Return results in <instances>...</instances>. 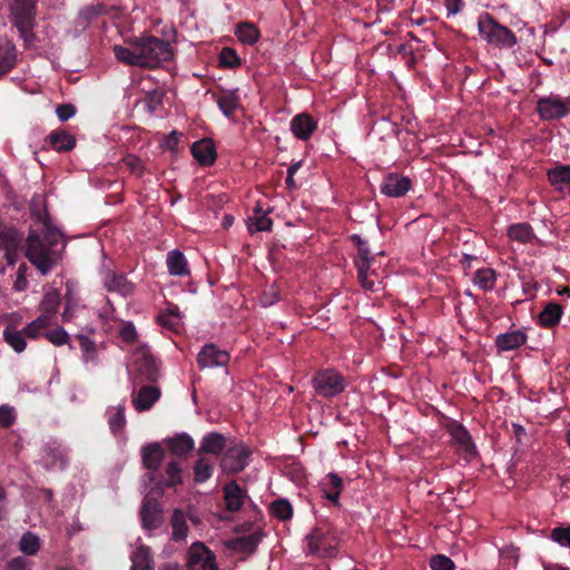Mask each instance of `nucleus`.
<instances>
[{"mask_svg":"<svg viewBox=\"0 0 570 570\" xmlns=\"http://www.w3.org/2000/svg\"><path fill=\"white\" fill-rule=\"evenodd\" d=\"M128 47L115 45L116 59L128 66L156 69L174 59V49L166 39L153 35H142L127 40Z\"/></svg>","mask_w":570,"mask_h":570,"instance_id":"nucleus-1","label":"nucleus"},{"mask_svg":"<svg viewBox=\"0 0 570 570\" xmlns=\"http://www.w3.org/2000/svg\"><path fill=\"white\" fill-rule=\"evenodd\" d=\"M40 233L32 230L27 238L26 256L46 275L55 265L53 247L59 243L61 234L55 228L48 214H39Z\"/></svg>","mask_w":570,"mask_h":570,"instance_id":"nucleus-2","label":"nucleus"},{"mask_svg":"<svg viewBox=\"0 0 570 570\" xmlns=\"http://www.w3.org/2000/svg\"><path fill=\"white\" fill-rule=\"evenodd\" d=\"M164 456V449L158 443L147 444L141 450L142 464L150 472L149 480L154 483L155 488L161 491L183 483V469L177 460L168 461L165 471H159Z\"/></svg>","mask_w":570,"mask_h":570,"instance_id":"nucleus-3","label":"nucleus"},{"mask_svg":"<svg viewBox=\"0 0 570 570\" xmlns=\"http://www.w3.org/2000/svg\"><path fill=\"white\" fill-rule=\"evenodd\" d=\"M38 0H11L9 2L10 20L18 29L20 37L30 42L35 39Z\"/></svg>","mask_w":570,"mask_h":570,"instance_id":"nucleus-4","label":"nucleus"},{"mask_svg":"<svg viewBox=\"0 0 570 570\" xmlns=\"http://www.w3.org/2000/svg\"><path fill=\"white\" fill-rule=\"evenodd\" d=\"M480 37L489 45L498 48H512L517 45L515 35L505 26L499 23L489 12H482L478 18Z\"/></svg>","mask_w":570,"mask_h":570,"instance_id":"nucleus-5","label":"nucleus"},{"mask_svg":"<svg viewBox=\"0 0 570 570\" xmlns=\"http://www.w3.org/2000/svg\"><path fill=\"white\" fill-rule=\"evenodd\" d=\"M535 111L543 121L566 118L570 114V97L550 94L537 100Z\"/></svg>","mask_w":570,"mask_h":570,"instance_id":"nucleus-6","label":"nucleus"},{"mask_svg":"<svg viewBox=\"0 0 570 570\" xmlns=\"http://www.w3.org/2000/svg\"><path fill=\"white\" fill-rule=\"evenodd\" d=\"M313 386L320 396L330 399L345 390V379L333 368L320 370L313 377Z\"/></svg>","mask_w":570,"mask_h":570,"instance_id":"nucleus-7","label":"nucleus"},{"mask_svg":"<svg viewBox=\"0 0 570 570\" xmlns=\"http://www.w3.org/2000/svg\"><path fill=\"white\" fill-rule=\"evenodd\" d=\"M104 288L109 293H116L121 297L131 296L135 285L125 273H118L110 267H104L100 272Z\"/></svg>","mask_w":570,"mask_h":570,"instance_id":"nucleus-8","label":"nucleus"},{"mask_svg":"<svg viewBox=\"0 0 570 570\" xmlns=\"http://www.w3.org/2000/svg\"><path fill=\"white\" fill-rule=\"evenodd\" d=\"M252 451L244 443L228 448L220 459V466L227 473H238L249 463Z\"/></svg>","mask_w":570,"mask_h":570,"instance_id":"nucleus-9","label":"nucleus"},{"mask_svg":"<svg viewBox=\"0 0 570 570\" xmlns=\"http://www.w3.org/2000/svg\"><path fill=\"white\" fill-rule=\"evenodd\" d=\"M188 570H218L216 556L203 542H195L188 550Z\"/></svg>","mask_w":570,"mask_h":570,"instance_id":"nucleus-10","label":"nucleus"},{"mask_svg":"<svg viewBox=\"0 0 570 570\" xmlns=\"http://www.w3.org/2000/svg\"><path fill=\"white\" fill-rule=\"evenodd\" d=\"M139 517L141 527L148 531L157 530L164 524V511L160 503L155 499H145L142 501Z\"/></svg>","mask_w":570,"mask_h":570,"instance_id":"nucleus-11","label":"nucleus"},{"mask_svg":"<svg viewBox=\"0 0 570 570\" xmlns=\"http://www.w3.org/2000/svg\"><path fill=\"white\" fill-rule=\"evenodd\" d=\"M448 432L458 449L465 459H472L478 454L476 446L469 431L459 422L453 421L448 425Z\"/></svg>","mask_w":570,"mask_h":570,"instance_id":"nucleus-12","label":"nucleus"},{"mask_svg":"<svg viewBox=\"0 0 570 570\" xmlns=\"http://www.w3.org/2000/svg\"><path fill=\"white\" fill-rule=\"evenodd\" d=\"M412 186L413 183L409 177L397 173H390L384 176L380 189L387 197L400 198L405 196Z\"/></svg>","mask_w":570,"mask_h":570,"instance_id":"nucleus-13","label":"nucleus"},{"mask_svg":"<svg viewBox=\"0 0 570 570\" xmlns=\"http://www.w3.org/2000/svg\"><path fill=\"white\" fill-rule=\"evenodd\" d=\"M229 353L218 348L215 344H206L197 355L200 368L225 366L229 362Z\"/></svg>","mask_w":570,"mask_h":570,"instance_id":"nucleus-14","label":"nucleus"},{"mask_svg":"<svg viewBox=\"0 0 570 570\" xmlns=\"http://www.w3.org/2000/svg\"><path fill=\"white\" fill-rule=\"evenodd\" d=\"M21 237L13 228H6L0 232V246L4 249V258L9 266H13L19 256V246Z\"/></svg>","mask_w":570,"mask_h":570,"instance_id":"nucleus-15","label":"nucleus"},{"mask_svg":"<svg viewBox=\"0 0 570 570\" xmlns=\"http://www.w3.org/2000/svg\"><path fill=\"white\" fill-rule=\"evenodd\" d=\"M135 364L139 374L148 382L154 383L158 380L159 368L155 357L144 348L135 354Z\"/></svg>","mask_w":570,"mask_h":570,"instance_id":"nucleus-16","label":"nucleus"},{"mask_svg":"<svg viewBox=\"0 0 570 570\" xmlns=\"http://www.w3.org/2000/svg\"><path fill=\"white\" fill-rule=\"evenodd\" d=\"M160 395L158 386L142 385L137 392H132V405L138 412L148 411L160 399Z\"/></svg>","mask_w":570,"mask_h":570,"instance_id":"nucleus-17","label":"nucleus"},{"mask_svg":"<svg viewBox=\"0 0 570 570\" xmlns=\"http://www.w3.org/2000/svg\"><path fill=\"white\" fill-rule=\"evenodd\" d=\"M316 129L317 121L309 114H298L291 120V131L299 140H308Z\"/></svg>","mask_w":570,"mask_h":570,"instance_id":"nucleus-18","label":"nucleus"},{"mask_svg":"<svg viewBox=\"0 0 570 570\" xmlns=\"http://www.w3.org/2000/svg\"><path fill=\"white\" fill-rule=\"evenodd\" d=\"M190 153L197 163L203 166H212L216 158V147L212 139H200L191 145Z\"/></svg>","mask_w":570,"mask_h":570,"instance_id":"nucleus-19","label":"nucleus"},{"mask_svg":"<svg viewBox=\"0 0 570 570\" xmlns=\"http://www.w3.org/2000/svg\"><path fill=\"white\" fill-rule=\"evenodd\" d=\"M213 97L223 115L227 118H230L239 107V96L236 90L219 89L218 92L213 94Z\"/></svg>","mask_w":570,"mask_h":570,"instance_id":"nucleus-20","label":"nucleus"},{"mask_svg":"<svg viewBox=\"0 0 570 570\" xmlns=\"http://www.w3.org/2000/svg\"><path fill=\"white\" fill-rule=\"evenodd\" d=\"M226 448V438L218 432L205 434L200 441L198 454H213L219 456Z\"/></svg>","mask_w":570,"mask_h":570,"instance_id":"nucleus-21","label":"nucleus"},{"mask_svg":"<svg viewBox=\"0 0 570 570\" xmlns=\"http://www.w3.org/2000/svg\"><path fill=\"white\" fill-rule=\"evenodd\" d=\"M223 491L226 509L229 512H236L240 510L246 497L245 490H243L236 481H230L225 484Z\"/></svg>","mask_w":570,"mask_h":570,"instance_id":"nucleus-22","label":"nucleus"},{"mask_svg":"<svg viewBox=\"0 0 570 570\" xmlns=\"http://www.w3.org/2000/svg\"><path fill=\"white\" fill-rule=\"evenodd\" d=\"M548 180L558 191L568 190L570 194V165H558L547 173Z\"/></svg>","mask_w":570,"mask_h":570,"instance_id":"nucleus-23","label":"nucleus"},{"mask_svg":"<svg viewBox=\"0 0 570 570\" xmlns=\"http://www.w3.org/2000/svg\"><path fill=\"white\" fill-rule=\"evenodd\" d=\"M527 342V335L521 330H514L507 333L499 334L495 338V346L498 350L508 352L515 350Z\"/></svg>","mask_w":570,"mask_h":570,"instance_id":"nucleus-24","label":"nucleus"},{"mask_svg":"<svg viewBox=\"0 0 570 570\" xmlns=\"http://www.w3.org/2000/svg\"><path fill=\"white\" fill-rule=\"evenodd\" d=\"M563 314L562 306L557 302H549L538 315V323L544 328L556 327Z\"/></svg>","mask_w":570,"mask_h":570,"instance_id":"nucleus-25","label":"nucleus"},{"mask_svg":"<svg viewBox=\"0 0 570 570\" xmlns=\"http://www.w3.org/2000/svg\"><path fill=\"white\" fill-rule=\"evenodd\" d=\"M17 62L16 46L9 39H0V77L8 73Z\"/></svg>","mask_w":570,"mask_h":570,"instance_id":"nucleus-26","label":"nucleus"},{"mask_svg":"<svg viewBox=\"0 0 570 570\" xmlns=\"http://www.w3.org/2000/svg\"><path fill=\"white\" fill-rule=\"evenodd\" d=\"M343 491V480L336 473L327 474V482L323 483L322 497L327 499L333 505H340V495Z\"/></svg>","mask_w":570,"mask_h":570,"instance_id":"nucleus-27","label":"nucleus"},{"mask_svg":"<svg viewBox=\"0 0 570 570\" xmlns=\"http://www.w3.org/2000/svg\"><path fill=\"white\" fill-rule=\"evenodd\" d=\"M48 141L56 151L67 153L75 148L76 138L66 130H53L48 136Z\"/></svg>","mask_w":570,"mask_h":570,"instance_id":"nucleus-28","label":"nucleus"},{"mask_svg":"<svg viewBox=\"0 0 570 570\" xmlns=\"http://www.w3.org/2000/svg\"><path fill=\"white\" fill-rule=\"evenodd\" d=\"M166 264L170 275L186 276L189 274L187 259L178 249L170 250L167 254Z\"/></svg>","mask_w":570,"mask_h":570,"instance_id":"nucleus-29","label":"nucleus"},{"mask_svg":"<svg viewBox=\"0 0 570 570\" xmlns=\"http://www.w3.org/2000/svg\"><path fill=\"white\" fill-rule=\"evenodd\" d=\"M167 445L173 455L185 458L194 449V440L186 433L178 434L167 440Z\"/></svg>","mask_w":570,"mask_h":570,"instance_id":"nucleus-30","label":"nucleus"},{"mask_svg":"<svg viewBox=\"0 0 570 570\" xmlns=\"http://www.w3.org/2000/svg\"><path fill=\"white\" fill-rule=\"evenodd\" d=\"M261 540L262 534L259 532H254L248 535L238 537L229 541V548L235 552L250 554L256 550Z\"/></svg>","mask_w":570,"mask_h":570,"instance_id":"nucleus-31","label":"nucleus"},{"mask_svg":"<svg viewBox=\"0 0 570 570\" xmlns=\"http://www.w3.org/2000/svg\"><path fill=\"white\" fill-rule=\"evenodd\" d=\"M130 570H154V560L151 557L150 548L140 544L130 557Z\"/></svg>","mask_w":570,"mask_h":570,"instance_id":"nucleus-32","label":"nucleus"},{"mask_svg":"<svg viewBox=\"0 0 570 570\" xmlns=\"http://www.w3.org/2000/svg\"><path fill=\"white\" fill-rule=\"evenodd\" d=\"M170 525L173 528L171 540L178 542L187 538L189 529L186 515L181 509L174 510L170 519Z\"/></svg>","mask_w":570,"mask_h":570,"instance_id":"nucleus-33","label":"nucleus"},{"mask_svg":"<svg viewBox=\"0 0 570 570\" xmlns=\"http://www.w3.org/2000/svg\"><path fill=\"white\" fill-rule=\"evenodd\" d=\"M508 236L515 242L521 244L532 243L535 238V234L532 227L528 223L512 224L508 228Z\"/></svg>","mask_w":570,"mask_h":570,"instance_id":"nucleus-34","label":"nucleus"},{"mask_svg":"<svg viewBox=\"0 0 570 570\" xmlns=\"http://www.w3.org/2000/svg\"><path fill=\"white\" fill-rule=\"evenodd\" d=\"M3 340L16 353H22L27 347L26 336L22 331L8 325L3 330Z\"/></svg>","mask_w":570,"mask_h":570,"instance_id":"nucleus-35","label":"nucleus"},{"mask_svg":"<svg viewBox=\"0 0 570 570\" xmlns=\"http://www.w3.org/2000/svg\"><path fill=\"white\" fill-rule=\"evenodd\" d=\"M374 259H364V258H355L354 265L357 269V279L362 287L366 291L374 292L375 288V282L370 278L368 271L371 268V264Z\"/></svg>","mask_w":570,"mask_h":570,"instance_id":"nucleus-36","label":"nucleus"},{"mask_svg":"<svg viewBox=\"0 0 570 570\" xmlns=\"http://www.w3.org/2000/svg\"><path fill=\"white\" fill-rule=\"evenodd\" d=\"M194 481L196 483H204L213 476L214 462L205 456H200L195 461L193 466Z\"/></svg>","mask_w":570,"mask_h":570,"instance_id":"nucleus-37","label":"nucleus"},{"mask_svg":"<svg viewBox=\"0 0 570 570\" xmlns=\"http://www.w3.org/2000/svg\"><path fill=\"white\" fill-rule=\"evenodd\" d=\"M495 281V272L490 267L478 269L473 277V283L485 292L494 288Z\"/></svg>","mask_w":570,"mask_h":570,"instance_id":"nucleus-38","label":"nucleus"},{"mask_svg":"<svg viewBox=\"0 0 570 570\" xmlns=\"http://www.w3.org/2000/svg\"><path fill=\"white\" fill-rule=\"evenodd\" d=\"M238 40L245 45H254L258 41L259 31L250 22H240L236 29Z\"/></svg>","mask_w":570,"mask_h":570,"instance_id":"nucleus-39","label":"nucleus"},{"mask_svg":"<svg viewBox=\"0 0 570 570\" xmlns=\"http://www.w3.org/2000/svg\"><path fill=\"white\" fill-rule=\"evenodd\" d=\"M271 513L281 521H288L293 518V507L286 499H277L269 504Z\"/></svg>","mask_w":570,"mask_h":570,"instance_id":"nucleus-40","label":"nucleus"},{"mask_svg":"<svg viewBox=\"0 0 570 570\" xmlns=\"http://www.w3.org/2000/svg\"><path fill=\"white\" fill-rule=\"evenodd\" d=\"M61 303L60 293L57 289H50L47 292L40 302L39 309L41 313L55 315L58 312V307Z\"/></svg>","mask_w":570,"mask_h":570,"instance_id":"nucleus-41","label":"nucleus"},{"mask_svg":"<svg viewBox=\"0 0 570 570\" xmlns=\"http://www.w3.org/2000/svg\"><path fill=\"white\" fill-rule=\"evenodd\" d=\"M165 97V91L160 88H155L146 92L142 104L145 106V109L154 114L158 110L159 107L163 105V99Z\"/></svg>","mask_w":570,"mask_h":570,"instance_id":"nucleus-42","label":"nucleus"},{"mask_svg":"<svg viewBox=\"0 0 570 570\" xmlns=\"http://www.w3.org/2000/svg\"><path fill=\"white\" fill-rule=\"evenodd\" d=\"M325 538V532L318 528L315 527L307 535V547H308V553L312 556H322L321 553V544L322 541Z\"/></svg>","mask_w":570,"mask_h":570,"instance_id":"nucleus-43","label":"nucleus"},{"mask_svg":"<svg viewBox=\"0 0 570 570\" xmlns=\"http://www.w3.org/2000/svg\"><path fill=\"white\" fill-rule=\"evenodd\" d=\"M273 227V220L268 217V214H262L257 217H248L247 228L250 234L256 232H271Z\"/></svg>","mask_w":570,"mask_h":570,"instance_id":"nucleus-44","label":"nucleus"},{"mask_svg":"<svg viewBox=\"0 0 570 570\" xmlns=\"http://www.w3.org/2000/svg\"><path fill=\"white\" fill-rule=\"evenodd\" d=\"M19 548L24 554L35 556L40 549V540L36 534L26 532L20 539Z\"/></svg>","mask_w":570,"mask_h":570,"instance_id":"nucleus-45","label":"nucleus"},{"mask_svg":"<svg viewBox=\"0 0 570 570\" xmlns=\"http://www.w3.org/2000/svg\"><path fill=\"white\" fill-rule=\"evenodd\" d=\"M77 340L79 342L83 361L94 362L97 355L96 344L86 335H78Z\"/></svg>","mask_w":570,"mask_h":570,"instance_id":"nucleus-46","label":"nucleus"},{"mask_svg":"<svg viewBox=\"0 0 570 570\" xmlns=\"http://www.w3.org/2000/svg\"><path fill=\"white\" fill-rule=\"evenodd\" d=\"M242 61L237 52L229 47L222 49L219 53V66L224 68H235L240 66Z\"/></svg>","mask_w":570,"mask_h":570,"instance_id":"nucleus-47","label":"nucleus"},{"mask_svg":"<svg viewBox=\"0 0 570 570\" xmlns=\"http://www.w3.org/2000/svg\"><path fill=\"white\" fill-rule=\"evenodd\" d=\"M43 336L56 346H61L69 341V334L61 326L45 332Z\"/></svg>","mask_w":570,"mask_h":570,"instance_id":"nucleus-48","label":"nucleus"},{"mask_svg":"<svg viewBox=\"0 0 570 570\" xmlns=\"http://www.w3.org/2000/svg\"><path fill=\"white\" fill-rule=\"evenodd\" d=\"M550 538L560 546L570 548V524L556 527L552 529Z\"/></svg>","mask_w":570,"mask_h":570,"instance_id":"nucleus-49","label":"nucleus"},{"mask_svg":"<svg viewBox=\"0 0 570 570\" xmlns=\"http://www.w3.org/2000/svg\"><path fill=\"white\" fill-rule=\"evenodd\" d=\"M109 428L114 433L119 432L126 424L125 407L118 406L108 419Z\"/></svg>","mask_w":570,"mask_h":570,"instance_id":"nucleus-50","label":"nucleus"},{"mask_svg":"<svg viewBox=\"0 0 570 570\" xmlns=\"http://www.w3.org/2000/svg\"><path fill=\"white\" fill-rule=\"evenodd\" d=\"M430 567L432 570H454L455 564L452 559L444 554H436L431 558Z\"/></svg>","mask_w":570,"mask_h":570,"instance_id":"nucleus-51","label":"nucleus"},{"mask_svg":"<svg viewBox=\"0 0 570 570\" xmlns=\"http://www.w3.org/2000/svg\"><path fill=\"white\" fill-rule=\"evenodd\" d=\"M28 265L26 263H21L17 271V278L13 283V289L17 292H22L28 287V281H27V271Z\"/></svg>","mask_w":570,"mask_h":570,"instance_id":"nucleus-52","label":"nucleus"},{"mask_svg":"<svg viewBox=\"0 0 570 570\" xmlns=\"http://www.w3.org/2000/svg\"><path fill=\"white\" fill-rule=\"evenodd\" d=\"M76 107L72 104H61L56 108L57 117L60 121H67L76 115Z\"/></svg>","mask_w":570,"mask_h":570,"instance_id":"nucleus-53","label":"nucleus"},{"mask_svg":"<svg viewBox=\"0 0 570 570\" xmlns=\"http://www.w3.org/2000/svg\"><path fill=\"white\" fill-rule=\"evenodd\" d=\"M13 409L7 405L0 406V426L9 428L14 422Z\"/></svg>","mask_w":570,"mask_h":570,"instance_id":"nucleus-54","label":"nucleus"},{"mask_svg":"<svg viewBox=\"0 0 570 570\" xmlns=\"http://www.w3.org/2000/svg\"><path fill=\"white\" fill-rule=\"evenodd\" d=\"M105 12V6L102 3H97L92 6H88L81 10V17H85L88 20H91L96 17L101 16Z\"/></svg>","mask_w":570,"mask_h":570,"instance_id":"nucleus-55","label":"nucleus"},{"mask_svg":"<svg viewBox=\"0 0 570 570\" xmlns=\"http://www.w3.org/2000/svg\"><path fill=\"white\" fill-rule=\"evenodd\" d=\"M158 324L168 328V330H176L179 325V321L176 318H173V313H160L157 316Z\"/></svg>","mask_w":570,"mask_h":570,"instance_id":"nucleus-56","label":"nucleus"},{"mask_svg":"<svg viewBox=\"0 0 570 570\" xmlns=\"http://www.w3.org/2000/svg\"><path fill=\"white\" fill-rule=\"evenodd\" d=\"M119 335H120V338L127 343H131V342L136 341V338H137V332H136L134 325L130 323L126 324L121 327Z\"/></svg>","mask_w":570,"mask_h":570,"instance_id":"nucleus-57","label":"nucleus"},{"mask_svg":"<svg viewBox=\"0 0 570 570\" xmlns=\"http://www.w3.org/2000/svg\"><path fill=\"white\" fill-rule=\"evenodd\" d=\"M7 570H31L29 561L23 557H16L8 562Z\"/></svg>","mask_w":570,"mask_h":570,"instance_id":"nucleus-58","label":"nucleus"},{"mask_svg":"<svg viewBox=\"0 0 570 570\" xmlns=\"http://www.w3.org/2000/svg\"><path fill=\"white\" fill-rule=\"evenodd\" d=\"M259 301L261 304L265 307L272 306L273 304L279 301V295L276 291L271 288L269 291H266L262 294Z\"/></svg>","mask_w":570,"mask_h":570,"instance_id":"nucleus-59","label":"nucleus"},{"mask_svg":"<svg viewBox=\"0 0 570 570\" xmlns=\"http://www.w3.org/2000/svg\"><path fill=\"white\" fill-rule=\"evenodd\" d=\"M181 134L177 130L171 131L168 136H166L164 145L169 150H175L178 147L180 141Z\"/></svg>","mask_w":570,"mask_h":570,"instance_id":"nucleus-60","label":"nucleus"},{"mask_svg":"<svg viewBox=\"0 0 570 570\" xmlns=\"http://www.w3.org/2000/svg\"><path fill=\"white\" fill-rule=\"evenodd\" d=\"M51 456L50 464L52 466L58 465L60 469H62L66 465V455L60 450H51L48 454Z\"/></svg>","mask_w":570,"mask_h":570,"instance_id":"nucleus-61","label":"nucleus"},{"mask_svg":"<svg viewBox=\"0 0 570 570\" xmlns=\"http://www.w3.org/2000/svg\"><path fill=\"white\" fill-rule=\"evenodd\" d=\"M22 332L26 337L36 340L42 334V330L38 327V325L32 321L28 323L23 328Z\"/></svg>","mask_w":570,"mask_h":570,"instance_id":"nucleus-62","label":"nucleus"},{"mask_svg":"<svg viewBox=\"0 0 570 570\" xmlns=\"http://www.w3.org/2000/svg\"><path fill=\"white\" fill-rule=\"evenodd\" d=\"M448 14H458L464 7L463 0H444Z\"/></svg>","mask_w":570,"mask_h":570,"instance_id":"nucleus-63","label":"nucleus"},{"mask_svg":"<svg viewBox=\"0 0 570 570\" xmlns=\"http://www.w3.org/2000/svg\"><path fill=\"white\" fill-rule=\"evenodd\" d=\"M126 165L130 168L132 174H135L137 176H141L144 174V166H142L140 159H138L136 157H129L126 160Z\"/></svg>","mask_w":570,"mask_h":570,"instance_id":"nucleus-64","label":"nucleus"}]
</instances>
